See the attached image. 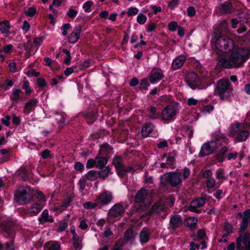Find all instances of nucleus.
Masks as SVG:
<instances>
[{"instance_id": "obj_1", "label": "nucleus", "mask_w": 250, "mask_h": 250, "mask_svg": "<svg viewBox=\"0 0 250 250\" xmlns=\"http://www.w3.org/2000/svg\"><path fill=\"white\" fill-rule=\"evenodd\" d=\"M230 55L222 56L219 60L220 66L227 69L241 67L250 57V50L248 48L235 46Z\"/></svg>"}, {"instance_id": "obj_2", "label": "nucleus", "mask_w": 250, "mask_h": 250, "mask_svg": "<svg viewBox=\"0 0 250 250\" xmlns=\"http://www.w3.org/2000/svg\"><path fill=\"white\" fill-rule=\"evenodd\" d=\"M211 42L214 44L218 53H229L235 46L233 41L225 36L215 37Z\"/></svg>"}, {"instance_id": "obj_3", "label": "nucleus", "mask_w": 250, "mask_h": 250, "mask_svg": "<svg viewBox=\"0 0 250 250\" xmlns=\"http://www.w3.org/2000/svg\"><path fill=\"white\" fill-rule=\"evenodd\" d=\"M233 87L228 79H222L217 83L215 93L221 100H229L232 95Z\"/></svg>"}, {"instance_id": "obj_4", "label": "nucleus", "mask_w": 250, "mask_h": 250, "mask_svg": "<svg viewBox=\"0 0 250 250\" xmlns=\"http://www.w3.org/2000/svg\"><path fill=\"white\" fill-rule=\"evenodd\" d=\"M32 198V192L28 187H21L15 193V200L20 205L29 202Z\"/></svg>"}, {"instance_id": "obj_5", "label": "nucleus", "mask_w": 250, "mask_h": 250, "mask_svg": "<svg viewBox=\"0 0 250 250\" xmlns=\"http://www.w3.org/2000/svg\"><path fill=\"white\" fill-rule=\"evenodd\" d=\"M178 112L177 107L173 104L167 105L162 110L160 120L165 123L173 121Z\"/></svg>"}, {"instance_id": "obj_6", "label": "nucleus", "mask_w": 250, "mask_h": 250, "mask_svg": "<svg viewBox=\"0 0 250 250\" xmlns=\"http://www.w3.org/2000/svg\"><path fill=\"white\" fill-rule=\"evenodd\" d=\"M163 180L166 181L171 186L175 187L181 183L182 178L179 172H170L161 176Z\"/></svg>"}, {"instance_id": "obj_7", "label": "nucleus", "mask_w": 250, "mask_h": 250, "mask_svg": "<svg viewBox=\"0 0 250 250\" xmlns=\"http://www.w3.org/2000/svg\"><path fill=\"white\" fill-rule=\"evenodd\" d=\"M250 221V210H247L244 212V216L243 217L242 222L240 224V229L239 230V236L240 234L245 235L246 233L249 234V238L246 240L247 242L250 241V234L249 232H245V230L248 228V224Z\"/></svg>"}, {"instance_id": "obj_8", "label": "nucleus", "mask_w": 250, "mask_h": 250, "mask_svg": "<svg viewBox=\"0 0 250 250\" xmlns=\"http://www.w3.org/2000/svg\"><path fill=\"white\" fill-rule=\"evenodd\" d=\"M248 238V233L240 234L236 239V250H250V241H246Z\"/></svg>"}, {"instance_id": "obj_9", "label": "nucleus", "mask_w": 250, "mask_h": 250, "mask_svg": "<svg viewBox=\"0 0 250 250\" xmlns=\"http://www.w3.org/2000/svg\"><path fill=\"white\" fill-rule=\"evenodd\" d=\"M164 77V75L162 70L158 67L153 68L149 75V81L152 84L158 83Z\"/></svg>"}, {"instance_id": "obj_10", "label": "nucleus", "mask_w": 250, "mask_h": 250, "mask_svg": "<svg viewBox=\"0 0 250 250\" xmlns=\"http://www.w3.org/2000/svg\"><path fill=\"white\" fill-rule=\"evenodd\" d=\"M113 196L112 193L106 191L97 196L95 201L98 203V205L102 206L108 204L111 202Z\"/></svg>"}, {"instance_id": "obj_11", "label": "nucleus", "mask_w": 250, "mask_h": 250, "mask_svg": "<svg viewBox=\"0 0 250 250\" xmlns=\"http://www.w3.org/2000/svg\"><path fill=\"white\" fill-rule=\"evenodd\" d=\"M113 164L117 171L118 174L120 176L124 175L126 172L129 170L123 164L122 158L120 156H115L113 159Z\"/></svg>"}, {"instance_id": "obj_12", "label": "nucleus", "mask_w": 250, "mask_h": 250, "mask_svg": "<svg viewBox=\"0 0 250 250\" xmlns=\"http://www.w3.org/2000/svg\"><path fill=\"white\" fill-rule=\"evenodd\" d=\"M186 82L189 86L194 89L198 86V78L194 72L188 73L186 77Z\"/></svg>"}, {"instance_id": "obj_13", "label": "nucleus", "mask_w": 250, "mask_h": 250, "mask_svg": "<svg viewBox=\"0 0 250 250\" xmlns=\"http://www.w3.org/2000/svg\"><path fill=\"white\" fill-rule=\"evenodd\" d=\"M244 128H250V112H249L243 123H235L232 125L233 131L238 132L241 129Z\"/></svg>"}, {"instance_id": "obj_14", "label": "nucleus", "mask_w": 250, "mask_h": 250, "mask_svg": "<svg viewBox=\"0 0 250 250\" xmlns=\"http://www.w3.org/2000/svg\"><path fill=\"white\" fill-rule=\"evenodd\" d=\"M234 10L232 4L229 1L224 2L218 7L216 10L217 12L220 15L230 13Z\"/></svg>"}, {"instance_id": "obj_15", "label": "nucleus", "mask_w": 250, "mask_h": 250, "mask_svg": "<svg viewBox=\"0 0 250 250\" xmlns=\"http://www.w3.org/2000/svg\"><path fill=\"white\" fill-rule=\"evenodd\" d=\"M187 58L186 55H180L175 58L171 63V67L173 70H177L182 67Z\"/></svg>"}, {"instance_id": "obj_16", "label": "nucleus", "mask_w": 250, "mask_h": 250, "mask_svg": "<svg viewBox=\"0 0 250 250\" xmlns=\"http://www.w3.org/2000/svg\"><path fill=\"white\" fill-rule=\"evenodd\" d=\"M125 208L121 204L114 205L109 210V216L117 217L121 216L124 212Z\"/></svg>"}, {"instance_id": "obj_17", "label": "nucleus", "mask_w": 250, "mask_h": 250, "mask_svg": "<svg viewBox=\"0 0 250 250\" xmlns=\"http://www.w3.org/2000/svg\"><path fill=\"white\" fill-rule=\"evenodd\" d=\"M82 32V27L80 26L74 28L72 32L68 36V42L71 43H76L79 39Z\"/></svg>"}, {"instance_id": "obj_18", "label": "nucleus", "mask_w": 250, "mask_h": 250, "mask_svg": "<svg viewBox=\"0 0 250 250\" xmlns=\"http://www.w3.org/2000/svg\"><path fill=\"white\" fill-rule=\"evenodd\" d=\"M203 205V199L200 198L192 201L189 207V210L196 212H200L202 211V207Z\"/></svg>"}, {"instance_id": "obj_19", "label": "nucleus", "mask_w": 250, "mask_h": 250, "mask_svg": "<svg viewBox=\"0 0 250 250\" xmlns=\"http://www.w3.org/2000/svg\"><path fill=\"white\" fill-rule=\"evenodd\" d=\"M217 148V144L215 141H210L204 144V156L212 153Z\"/></svg>"}, {"instance_id": "obj_20", "label": "nucleus", "mask_w": 250, "mask_h": 250, "mask_svg": "<svg viewBox=\"0 0 250 250\" xmlns=\"http://www.w3.org/2000/svg\"><path fill=\"white\" fill-rule=\"evenodd\" d=\"M38 103V101L36 99L33 98L31 99L25 103L24 108V111L25 112H27L28 113H30L35 109Z\"/></svg>"}, {"instance_id": "obj_21", "label": "nucleus", "mask_w": 250, "mask_h": 250, "mask_svg": "<svg viewBox=\"0 0 250 250\" xmlns=\"http://www.w3.org/2000/svg\"><path fill=\"white\" fill-rule=\"evenodd\" d=\"M39 221L41 224H44L46 222L53 223L54 222L53 218L49 215L48 211L47 209H44L41 216L39 218Z\"/></svg>"}, {"instance_id": "obj_22", "label": "nucleus", "mask_w": 250, "mask_h": 250, "mask_svg": "<svg viewBox=\"0 0 250 250\" xmlns=\"http://www.w3.org/2000/svg\"><path fill=\"white\" fill-rule=\"evenodd\" d=\"M231 129L232 132L235 133V132L233 131L232 128ZM241 129H241L238 132H236L238 133L236 136V139L239 142H244L247 140L250 136V133L247 130H241Z\"/></svg>"}, {"instance_id": "obj_23", "label": "nucleus", "mask_w": 250, "mask_h": 250, "mask_svg": "<svg viewBox=\"0 0 250 250\" xmlns=\"http://www.w3.org/2000/svg\"><path fill=\"white\" fill-rule=\"evenodd\" d=\"M43 208V207L40 204H34L28 211V214L30 216H34L38 214Z\"/></svg>"}, {"instance_id": "obj_24", "label": "nucleus", "mask_w": 250, "mask_h": 250, "mask_svg": "<svg viewBox=\"0 0 250 250\" xmlns=\"http://www.w3.org/2000/svg\"><path fill=\"white\" fill-rule=\"evenodd\" d=\"M44 250H60L61 246L57 241H49L45 243Z\"/></svg>"}, {"instance_id": "obj_25", "label": "nucleus", "mask_w": 250, "mask_h": 250, "mask_svg": "<svg viewBox=\"0 0 250 250\" xmlns=\"http://www.w3.org/2000/svg\"><path fill=\"white\" fill-rule=\"evenodd\" d=\"M150 232L147 229L144 228L140 233V240L141 243H146L149 240Z\"/></svg>"}, {"instance_id": "obj_26", "label": "nucleus", "mask_w": 250, "mask_h": 250, "mask_svg": "<svg viewBox=\"0 0 250 250\" xmlns=\"http://www.w3.org/2000/svg\"><path fill=\"white\" fill-rule=\"evenodd\" d=\"M170 225L172 227L176 228L182 225L181 218L180 215H174L171 218L170 220Z\"/></svg>"}, {"instance_id": "obj_27", "label": "nucleus", "mask_w": 250, "mask_h": 250, "mask_svg": "<svg viewBox=\"0 0 250 250\" xmlns=\"http://www.w3.org/2000/svg\"><path fill=\"white\" fill-rule=\"evenodd\" d=\"M153 129V125L150 123H147L145 125L142 129V135L146 137L152 132Z\"/></svg>"}, {"instance_id": "obj_28", "label": "nucleus", "mask_w": 250, "mask_h": 250, "mask_svg": "<svg viewBox=\"0 0 250 250\" xmlns=\"http://www.w3.org/2000/svg\"><path fill=\"white\" fill-rule=\"evenodd\" d=\"M147 191L145 188H142L140 190H139L135 197V200L137 202L141 203L146 198L147 195Z\"/></svg>"}, {"instance_id": "obj_29", "label": "nucleus", "mask_w": 250, "mask_h": 250, "mask_svg": "<svg viewBox=\"0 0 250 250\" xmlns=\"http://www.w3.org/2000/svg\"><path fill=\"white\" fill-rule=\"evenodd\" d=\"M10 29L9 23L5 21L0 23V31L2 33L5 34V36H7L9 34Z\"/></svg>"}, {"instance_id": "obj_30", "label": "nucleus", "mask_w": 250, "mask_h": 250, "mask_svg": "<svg viewBox=\"0 0 250 250\" xmlns=\"http://www.w3.org/2000/svg\"><path fill=\"white\" fill-rule=\"evenodd\" d=\"M82 237L78 235L72 237L73 245L75 249L81 250L82 248Z\"/></svg>"}, {"instance_id": "obj_31", "label": "nucleus", "mask_w": 250, "mask_h": 250, "mask_svg": "<svg viewBox=\"0 0 250 250\" xmlns=\"http://www.w3.org/2000/svg\"><path fill=\"white\" fill-rule=\"evenodd\" d=\"M96 167L98 168H102L105 166L107 164V160L103 157H96Z\"/></svg>"}, {"instance_id": "obj_32", "label": "nucleus", "mask_w": 250, "mask_h": 250, "mask_svg": "<svg viewBox=\"0 0 250 250\" xmlns=\"http://www.w3.org/2000/svg\"><path fill=\"white\" fill-rule=\"evenodd\" d=\"M21 90L19 89H13L12 92L10 96V100L12 101H17L20 97Z\"/></svg>"}, {"instance_id": "obj_33", "label": "nucleus", "mask_w": 250, "mask_h": 250, "mask_svg": "<svg viewBox=\"0 0 250 250\" xmlns=\"http://www.w3.org/2000/svg\"><path fill=\"white\" fill-rule=\"evenodd\" d=\"M98 176V172L94 170H90L85 175L86 179L90 181H93L96 180Z\"/></svg>"}, {"instance_id": "obj_34", "label": "nucleus", "mask_w": 250, "mask_h": 250, "mask_svg": "<svg viewBox=\"0 0 250 250\" xmlns=\"http://www.w3.org/2000/svg\"><path fill=\"white\" fill-rule=\"evenodd\" d=\"M197 219L194 217L187 218L185 221V224L188 227H194L197 223Z\"/></svg>"}, {"instance_id": "obj_35", "label": "nucleus", "mask_w": 250, "mask_h": 250, "mask_svg": "<svg viewBox=\"0 0 250 250\" xmlns=\"http://www.w3.org/2000/svg\"><path fill=\"white\" fill-rule=\"evenodd\" d=\"M156 108L152 106L149 109V117L152 119H157L159 118V114L156 112Z\"/></svg>"}, {"instance_id": "obj_36", "label": "nucleus", "mask_w": 250, "mask_h": 250, "mask_svg": "<svg viewBox=\"0 0 250 250\" xmlns=\"http://www.w3.org/2000/svg\"><path fill=\"white\" fill-rule=\"evenodd\" d=\"M66 115L64 113H58L56 115L55 120L60 125L65 122Z\"/></svg>"}, {"instance_id": "obj_37", "label": "nucleus", "mask_w": 250, "mask_h": 250, "mask_svg": "<svg viewBox=\"0 0 250 250\" xmlns=\"http://www.w3.org/2000/svg\"><path fill=\"white\" fill-rule=\"evenodd\" d=\"M100 150L103 154H107L111 152L112 148L107 144H103L100 147Z\"/></svg>"}, {"instance_id": "obj_38", "label": "nucleus", "mask_w": 250, "mask_h": 250, "mask_svg": "<svg viewBox=\"0 0 250 250\" xmlns=\"http://www.w3.org/2000/svg\"><path fill=\"white\" fill-rule=\"evenodd\" d=\"M125 238L127 241L132 242L135 238V235L131 229H128L125 234Z\"/></svg>"}, {"instance_id": "obj_39", "label": "nucleus", "mask_w": 250, "mask_h": 250, "mask_svg": "<svg viewBox=\"0 0 250 250\" xmlns=\"http://www.w3.org/2000/svg\"><path fill=\"white\" fill-rule=\"evenodd\" d=\"M110 171V169L109 167H103L102 169L98 172L99 176H101L102 178H105L107 177Z\"/></svg>"}, {"instance_id": "obj_40", "label": "nucleus", "mask_w": 250, "mask_h": 250, "mask_svg": "<svg viewBox=\"0 0 250 250\" xmlns=\"http://www.w3.org/2000/svg\"><path fill=\"white\" fill-rule=\"evenodd\" d=\"M146 16L144 15L143 13H140L137 16V21L140 24H144L146 22Z\"/></svg>"}, {"instance_id": "obj_41", "label": "nucleus", "mask_w": 250, "mask_h": 250, "mask_svg": "<svg viewBox=\"0 0 250 250\" xmlns=\"http://www.w3.org/2000/svg\"><path fill=\"white\" fill-rule=\"evenodd\" d=\"M99 206L98 203L95 202H87L83 204V207L85 209H92Z\"/></svg>"}, {"instance_id": "obj_42", "label": "nucleus", "mask_w": 250, "mask_h": 250, "mask_svg": "<svg viewBox=\"0 0 250 250\" xmlns=\"http://www.w3.org/2000/svg\"><path fill=\"white\" fill-rule=\"evenodd\" d=\"M180 2V0H171L168 2V7L171 10L176 8Z\"/></svg>"}, {"instance_id": "obj_43", "label": "nucleus", "mask_w": 250, "mask_h": 250, "mask_svg": "<svg viewBox=\"0 0 250 250\" xmlns=\"http://www.w3.org/2000/svg\"><path fill=\"white\" fill-rule=\"evenodd\" d=\"M37 10L35 7H29L26 11H25V14L29 17H33L36 13Z\"/></svg>"}, {"instance_id": "obj_44", "label": "nucleus", "mask_w": 250, "mask_h": 250, "mask_svg": "<svg viewBox=\"0 0 250 250\" xmlns=\"http://www.w3.org/2000/svg\"><path fill=\"white\" fill-rule=\"evenodd\" d=\"M215 185V181L212 177H209L207 181V187L208 189L213 188Z\"/></svg>"}, {"instance_id": "obj_45", "label": "nucleus", "mask_w": 250, "mask_h": 250, "mask_svg": "<svg viewBox=\"0 0 250 250\" xmlns=\"http://www.w3.org/2000/svg\"><path fill=\"white\" fill-rule=\"evenodd\" d=\"M93 5V2L91 1H87L84 2L83 5V8L86 12H90L91 11V7Z\"/></svg>"}, {"instance_id": "obj_46", "label": "nucleus", "mask_w": 250, "mask_h": 250, "mask_svg": "<svg viewBox=\"0 0 250 250\" xmlns=\"http://www.w3.org/2000/svg\"><path fill=\"white\" fill-rule=\"evenodd\" d=\"M216 177L218 179L224 180L226 179V177L224 175V171L221 168L217 170Z\"/></svg>"}, {"instance_id": "obj_47", "label": "nucleus", "mask_w": 250, "mask_h": 250, "mask_svg": "<svg viewBox=\"0 0 250 250\" xmlns=\"http://www.w3.org/2000/svg\"><path fill=\"white\" fill-rule=\"evenodd\" d=\"M139 12L138 8L136 7H130L129 8L127 12V14L129 16H133L137 14Z\"/></svg>"}, {"instance_id": "obj_48", "label": "nucleus", "mask_w": 250, "mask_h": 250, "mask_svg": "<svg viewBox=\"0 0 250 250\" xmlns=\"http://www.w3.org/2000/svg\"><path fill=\"white\" fill-rule=\"evenodd\" d=\"M168 29L172 32L175 31L178 28V23L175 21L170 22L168 24Z\"/></svg>"}, {"instance_id": "obj_49", "label": "nucleus", "mask_w": 250, "mask_h": 250, "mask_svg": "<svg viewBox=\"0 0 250 250\" xmlns=\"http://www.w3.org/2000/svg\"><path fill=\"white\" fill-rule=\"evenodd\" d=\"M161 208H160L158 204H155L150 208L149 213L150 214L153 212L159 213Z\"/></svg>"}, {"instance_id": "obj_50", "label": "nucleus", "mask_w": 250, "mask_h": 250, "mask_svg": "<svg viewBox=\"0 0 250 250\" xmlns=\"http://www.w3.org/2000/svg\"><path fill=\"white\" fill-rule=\"evenodd\" d=\"M78 14V11L73 9H69L66 13V15L70 18L75 17Z\"/></svg>"}, {"instance_id": "obj_51", "label": "nucleus", "mask_w": 250, "mask_h": 250, "mask_svg": "<svg viewBox=\"0 0 250 250\" xmlns=\"http://www.w3.org/2000/svg\"><path fill=\"white\" fill-rule=\"evenodd\" d=\"M140 85L142 89H146L149 86L147 79L146 78L142 79L140 83Z\"/></svg>"}, {"instance_id": "obj_52", "label": "nucleus", "mask_w": 250, "mask_h": 250, "mask_svg": "<svg viewBox=\"0 0 250 250\" xmlns=\"http://www.w3.org/2000/svg\"><path fill=\"white\" fill-rule=\"evenodd\" d=\"M190 173L189 169L187 167H185L183 169L182 176L181 177L182 179H186L188 177Z\"/></svg>"}, {"instance_id": "obj_53", "label": "nucleus", "mask_w": 250, "mask_h": 250, "mask_svg": "<svg viewBox=\"0 0 250 250\" xmlns=\"http://www.w3.org/2000/svg\"><path fill=\"white\" fill-rule=\"evenodd\" d=\"M13 48V46L12 44H8L4 46L3 49L2 50H0V52L1 53L3 51L6 54H9L12 52Z\"/></svg>"}, {"instance_id": "obj_54", "label": "nucleus", "mask_w": 250, "mask_h": 250, "mask_svg": "<svg viewBox=\"0 0 250 250\" xmlns=\"http://www.w3.org/2000/svg\"><path fill=\"white\" fill-rule=\"evenodd\" d=\"M23 89L25 90L26 94H30L31 92V90L29 87V83L28 82H24L22 86Z\"/></svg>"}, {"instance_id": "obj_55", "label": "nucleus", "mask_w": 250, "mask_h": 250, "mask_svg": "<svg viewBox=\"0 0 250 250\" xmlns=\"http://www.w3.org/2000/svg\"><path fill=\"white\" fill-rule=\"evenodd\" d=\"M43 41V37L35 38L34 40V44L36 46L37 49L41 45Z\"/></svg>"}, {"instance_id": "obj_56", "label": "nucleus", "mask_w": 250, "mask_h": 250, "mask_svg": "<svg viewBox=\"0 0 250 250\" xmlns=\"http://www.w3.org/2000/svg\"><path fill=\"white\" fill-rule=\"evenodd\" d=\"M94 166L96 167L95 159H90L87 161V162L86 163V165L87 168H91V167H93Z\"/></svg>"}, {"instance_id": "obj_57", "label": "nucleus", "mask_w": 250, "mask_h": 250, "mask_svg": "<svg viewBox=\"0 0 250 250\" xmlns=\"http://www.w3.org/2000/svg\"><path fill=\"white\" fill-rule=\"evenodd\" d=\"M156 28V25L154 23L150 22L147 24L146 28V31L147 32H151L154 31Z\"/></svg>"}, {"instance_id": "obj_58", "label": "nucleus", "mask_w": 250, "mask_h": 250, "mask_svg": "<svg viewBox=\"0 0 250 250\" xmlns=\"http://www.w3.org/2000/svg\"><path fill=\"white\" fill-rule=\"evenodd\" d=\"M30 27V25L28 22L26 21H24L21 26V29L24 30L25 33H27L29 30Z\"/></svg>"}, {"instance_id": "obj_59", "label": "nucleus", "mask_w": 250, "mask_h": 250, "mask_svg": "<svg viewBox=\"0 0 250 250\" xmlns=\"http://www.w3.org/2000/svg\"><path fill=\"white\" fill-rule=\"evenodd\" d=\"M67 224L65 222H61L59 224L58 231L59 232H62L64 231L67 228Z\"/></svg>"}, {"instance_id": "obj_60", "label": "nucleus", "mask_w": 250, "mask_h": 250, "mask_svg": "<svg viewBox=\"0 0 250 250\" xmlns=\"http://www.w3.org/2000/svg\"><path fill=\"white\" fill-rule=\"evenodd\" d=\"M197 239L200 241L201 244L203 245V230L200 229L198 231Z\"/></svg>"}, {"instance_id": "obj_61", "label": "nucleus", "mask_w": 250, "mask_h": 250, "mask_svg": "<svg viewBox=\"0 0 250 250\" xmlns=\"http://www.w3.org/2000/svg\"><path fill=\"white\" fill-rule=\"evenodd\" d=\"M198 101L193 98H190L188 100V104L189 106L195 105L198 104Z\"/></svg>"}, {"instance_id": "obj_62", "label": "nucleus", "mask_w": 250, "mask_h": 250, "mask_svg": "<svg viewBox=\"0 0 250 250\" xmlns=\"http://www.w3.org/2000/svg\"><path fill=\"white\" fill-rule=\"evenodd\" d=\"M188 15L189 17L193 16L195 14V10L194 8L192 6H190L187 8V10Z\"/></svg>"}, {"instance_id": "obj_63", "label": "nucleus", "mask_w": 250, "mask_h": 250, "mask_svg": "<svg viewBox=\"0 0 250 250\" xmlns=\"http://www.w3.org/2000/svg\"><path fill=\"white\" fill-rule=\"evenodd\" d=\"M10 117L9 116H6L5 117L1 119V121L2 123L6 125V126H8L10 125Z\"/></svg>"}, {"instance_id": "obj_64", "label": "nucleus", "mask_w": 250, "mask_h": 250, "mask_svg": "<svg viewBox=\"0 0 250 250\" xmlns=\"http://www.w3.org/2000/svg\"><path fill=\"white\" fill-rule=\"evenodd\" d=\"M79 228L83 230H85L88 228V225H87L85 220H83L80 222Z\"/></svg>"}]
</instances>
